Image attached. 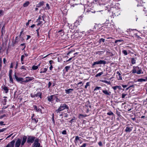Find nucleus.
I'll list each match as a JSON object with an SVG mask.
<instances>
[{
    "mask_svg": "<svg viewBox=\"0 0 147 147\" xmlns=\"http://www.w3.org/2000/svg\"><path fill=\"white\" fill-rule=\"evenodd\" d=\"M5 129V128H3L2 129H0V133L4 131Z\"/></svg>",
    "mask_w": 147,
    "mask_h": 147,
    "instance_id": "nucleus-51",
    "label": "nucleus"
},
{
    "mask_svg": "<svg viewBox=\"0 0 147 147\" xmlns=\"http://www.w3.org/2000/svg\"><path fill=\"white\" fill-rule=\"evenodd\" d=\"M69 107L66 104H61L59 107L55 111V112L57 113L59 112L63 111L66 109H69Z\"/></svg>",
    "mask_w": 147,
    "mask_h": 147,
    "instance_id": "nucleus-1",
    "label": "nucleus"
},
{
    "mask_svg": "<svg viewBox=\"0 0 147 147\" xmlns=\"http://www.w3.org/2000/svg\"><path fill=\"white\" fill-rule=\"evenodd\" d=\"M102 82L105 83L106 84H111L110 82V81H107V80H102L100 81Z\"/></svg>",
    "mask_w": 147,
    "mask_h": 147,
    "instance_id": "nucleus-22",
    "label": "nucleus"
},
{
    "mask_svg": "<svg viewBox=\"0 0 147 147\" xmlns=\"http://www.w3.org/2000/svg\"><path fill=\"white\" fill-rule=\"evenodd\" d=\"M107 115H114L112 111H110L109 112L107 113Z\"/></svg>",
    "mask_w": 147,
    "mask_h": 147,
    "instance_id": "nucleus-32",
    "label": "nucleus"
},
{
    "mask_svg": "<svg viewBox=\"0 0 147 147\" xmlns=\"http://www.w3.org/2000/svg\"><path fill=\"white\" fill-rule=\"evenodd\" d=\"M6 62V59L5 58H4L3 59V63L4 64H5V63Z\"/></svg>",
    "mask_w": 147,
    "mask_h": 147,
    "instance_id": "nucleus-59",
    "label": "nucleus"
},
{
    "mask_svg": "<svg viewBox=\"0 0 147 147\" xmlns=\"http://www.w3.org/2000/svg\"><path fill=\"white\" fill-rule=\"evenodd\" d=\"M116 113H117V115H118V116L120 115V113L119 112L117 111V112H116Z\"/></svg>",
    "mask_w": 147,
    "mask_h": 147,
    "instance_id": "nucleus-63",
    "label": "nucleus"
},
{
    "mask_svg": "<svg viewBox=\"0 0 147 147\" xmlns=\"http://www.w3.org/2000/svg\"><path fill=\"white\" fill-rule=\"evenodd\" d=\"M70 67L69 66H66L65 67V69L67 71L69 69Z\"/></svg>",
    "mask_w": 147,
    "mask_h": 147,
    "instance_id": "nucleus-39",
    "label": "nucleus"
},
{
    "mask_svg": "<svg viewBox=\"0 0 147 147\" xmlns=\"http://www.w3.org/2000/svg\"><path fill=\"white\" fill-rule=\"evenodd\" d=\"M39 141V139L38 138H36L34 143L32 144V146L34 147H40V144L38 142Z\"/></svg>",
    "mask_w": 147,
    "mask_h": 147,
    "instance_id": "nucleus-4",
    "label": "nucleus"
},
{
    "mask_svg": "<svg viewBox=\"0 0 147 147\" xmlns=\"http://www.w3.org/2000/svg\"><path fill=\"white\" fill-rule=\"evenodd\" d=\"M54 96V95H51L50 96H48L47 97L48 100L50 102L53 101V97Z\"/></svg>",
    "mask_w": 147,
    "mask_h": 147,
    "instance_id": "nucleus-16",
    "label": "nucleus"
},
{
    "mask_svg": "<svg viewBox=\"0 0 147 147\" xmlns=\"http://www.w3.org/2000/svg\"><path fill=\"white\" fill-rule=\"evenodd\" d=\"M117 88L119 89H121V86H117Z\"/></svg>",
    "mask_w": 147,
    "mask_h": 147,
    "instance_id": "nucleus-62",
    "label": "nucleus"
},
{
    "mask_svg": "<svg viewBox=\"0 0 147 147\" xmlns=\"http://www.w3.org/2000/svg\"><path fill=\"white\" fill-rule=\"evenodd\" d=\"M38 68V66H35L33 65L32 67V69L34 70H35L37 69Z\"/></svg>",
    "mask_w": 147,
    "mask_h": 147,
    "instance_id": "nucleus-29",
    "label": "nucleus"
},
{
    "mask_svg": "<svg viewBox=\"0 0 147 147\" xmlns=\"http://www.w3.org/2000/svg\"><path fill=\"white\" fill-rule=\"evenodd\" d=\"M42 20L41 17L40 16L38 18V19L36 20V21H38L39 20Z\"/></svg>",
    "mask_w": 147,
    "mask_h": 147,
    "instance_id": "nucleus-40",
    "label": "nucleus"
},
{
    "mask_svg": "<svg viewBox=\"0 0 147 147\" xmlns=\"http://www.w3.org/2000/svg\"><path fill=\"white\" fill-rule=\"evenodd\" d=\"M126 95V94H125L124 93L122 94V98H124Z\"/></svg>",
    "mask_w": 147,
    "mask_h": 147,
    "instance_id": "nucleus-50",
    "label": "nucleus"
},
{
    "mask_svg": "<svg viewBox=\"0 0 147 147\" xmlns=\"http://www.w3.org/2000/svg\"><path fill=\"white\" fill-rule=\"evenodd\" d=\"M122 53L125 55H127V53L126 50H124L122 51Z\"/></svg>",
    "mask_w": 147,
    "mask_h": 147,
    "instance_id": "nucleus-34",
    "label": "nucleus"
},
{
    "mask_svg": "<svg viewBox=\"0 0 147 147\" xmlns=\"http://www.w3.org/2000/svg\"><path fill=\"white\" fill-rule=\"evenodd\" d=\"M25 56L23 55H22L21 56V61H22L24 59V58Z\"/></svg>",
    "mask_w": 147,
    "mask_h": 147,
    "instance_id": "nucleus-42",
    "label": "nucleus"
},
{
    "mask_svg": "<svg viewBox=\"0 0 147 147\" xmlns=\"http://www.w3.org/2000/svg\"><path fill=\"white\" fill-rule=\"evenodd\" d=\"M15 143V140H13L7 145L6 147H14Z\"/></svg>",
    "mask_w": 147,
    "mask_h": 147,
    "instance_id": "nucleus-8",
    "label": "nucleus"
},
{
    "mask_svg": "<svg viewBox=\"0 0 147 147\" xmlns=\"http://www.w3.org/2000/svg\"><path fill=\"white\" fill-rule=\"evenodd\" d=\"M3 27L2 28L1 34H4L5 33V31L3 30Z\"/></svg>",
    "mask_w": 147,
    "mask_h": 147,
    "instance_id": "nucleus-55",
    "label": "nucleus"
},
{
    "mask_svg": "<svg viewBox=\"0 0 147 147\" xmlns=\"http://www.w3.org/2000/svg\"><path fill=\"white\" fill-rule=\"evenodd\" d=\"M79 116H81V117H87V115H84L80 114L79 115Z\"/></svg>",
    "mask_w": 147,
    "mask_h": 147,
    "instance_id": "nucleus-45",
    "label": "nucleus"
},
{
    "mask_svg": "<svg viewBox=\"0 0 147 147\" xmlns=\"http://www.w3.org/2000/svg\"><path fill=\"white\" fill-rule=\"evenodd\" d=\"M131 63L133 64H134L136 63V60L134 58H131Z\"/></svg>",
    "mask_w": 147,
    "mask_h": 147,
    "instance_id": "nucleus-23",
    "label": "nucleus"
},
{
    "mask_svg": "<svg viewBox=\"0 0 147 147\" xmlns=\"http://www.w3.org/2000/svg\"><path fill=\"white\" fill-rule=\"evenodd\" d=\"M32 98H34L36 97V94H33L32 93L30 94Z\"/></svg>",
    "mask_w": 147,
    "mask_h": 147,
    "instance_id": "nucleus-37",
    "label": "nucleus"
},
{
    "mask_svg": "<svg viewBox=\"0 0 147 147\" xmlns=\"http://www.w3.org/2000/svg\"><path fill=\"white\" fill-rule=\"evenodd\" d=\"M27 38L26 39L27 40H28L31 37V36L30 35H27Z\"/></svg>",
    "mask_w": 147,
    "mask_h": 147,
    "instance_id": "nucleus-58",
    "label": "nucleus"
},
{
    "mask_svg": "<svg viewBox=\"0 0 147 147\" xmlns=\"http://www.w3.org/2000/svg\"><path fill=\"white\" fill-rule=\"evenodd\" d=\"M38 23L37 24V26H38L41 24L42 25L43 24H44L46 23V21L43 22L42 21H41L40 20H39L38 21Z\"/></svg>",
    "mask_w": 147,
    "mask_h": 147,
    "instance_id": "nucleus-18",
    "label": "nucleus"
},
{
    "mask_svg": "<svg viewBox=\"0 0 147 147\" xmlns=\"http://www.w3.org/2000/svg\"><path fill=\"white\" fill-rule=\"evenodd\" d=\"M73 90L74 89H73L70 88L68 89L65 90V91L66 94H69L73 91Z\"/></svg>",
    "mask_w": 147,
    "mask_h": 147,
    "instance_id": "nucleus-13",
    "label": "nucleus"
},
{
    "mask_svg": "<svg viewBox=\"0 0 147 147\" xmlns=\"http://www.w3.org/2000/svg\"><path fill=\"white\" fill-rule=\"evenodd\" d=\"M44 3V2L43 1L40 2L38 5H37L36 6L37 7H40L41 6L43 5Z\"/></svg>",
    "mask_w": 147,
    "mask_h": 147,
    "instance_id": "nucleus-20",
    "label": "nucleus"
},
{
    "mask_svg": "<svg viewBox=\"0 0 147 147\" xmlns=\"http://www.w3.org/2000/svg\"><path fill=\"white\" fill-rule=\"evenodd\" d=\"M100 64L99 61L94 62L92 65V66H94L96 65Z\"/></svg>",
    "mask_w": 147,
    "mask_h": 147,
    "instance_id": "nucleus-30",
    "label": "nucleus"
},
{
    "mask_svg": "<svg viewBox=\"0 0 147 147\" xmlns=\"http://www.w3.org/2000/svg\"><path fill=\"white\" fill-rule=\"evenodd\" d=\"M34 108L36 111L38 112H41V110L40 108H38L37 106L36 105L34 106Z\"/></svg>",
    "mask_w": 147,
    "mask_h": 147,
    "instance_id": "nucleus-17",
    "label": "nucleus"
},
{
    "mask_svg": "<svg viewBox=\"0 0 147 147\" xmlns=\"http://www.w3.org/2000/svg\"><path fill=\"white\" fill-rule=\"evenodd\" d=\"M12 71L11 69H10L9 72V76H12Z\"/></svg>",
    "mask_w": 147,
    "mask_h": 147,
    "instance_id": "nucleus-38",
    "label": "nucleus"
},
{
    "mask_svg": "<svg viewBox=\"0 0 147 147\" xmlns=\"http://www.w3.org/2000/svg\"><path fill=\"white\" fill-rule=\"evenodd\" d=\"M80 137L78 136H76L75 138V142H76V141H77L78 140H79Z\"/></svg>",
    "mask_w": 147,
    "mask_h": 147,
    "instance_id": "nucleus-36",
    "label": "nucleus"
},
{
    "mask_svg": "<svg viewBox=\"0 0 147 147\" xmlns=\"http://www.w3.org/2000/svg\"><path fill=\"white\" fill-rule=\"evenodd\" d=\"M122 41H123V40H115V43H117V42H122Z\"/></svg>",
    "mask_w": 147,
    "mask_h": 147,
    "instance_id": "nucleus-44",
    "label": "nucleus"
},
{
    "mask_svg": "<svg viewBox=\"0 0 147 147\" xmlns=\"http://www.w3.org/2000/svg\"><path fill=\"white\" fill-rule=\"evenodd\" d=\"M103 74V72H101L100 73H99L95 75V77H97L98 76H101Z\"/></svg>",
    "mask_w": 147,
    "mask_h": 147,
    "instance_id": "nucleus-24",
    "label": "nucleus"
},
{
    "mask_svg": "<svg viewBox=\"0 0 147 147\" xmlns=\"http://www.w3.org/2000/svg\"><path fill=\"white\" fill-rule=\"evenodd\" d=\"M14 76L15 78L16 79V81L18 82H19L20 81H23L24 79L22 78H18L17 76V73L16 72H15Z\"/></svg>",
    "mask_w": 147,
    "mask_h": 147,
    "instance_id": "nucleus-5",
    "label": "nucleus"
},
{
    "mask_svg": "<svg viewBox=\"0 0 147 147\" xmlns=\"http://www.w3.org/2000/svg\"><path fill=\"white\" fill-rule=\"evenodd\" d=\"M22 140L20 139H18L16 141L15 144V147H19L20 145H21V142Z\"/></svg>",
    "mask_w": 147,
    "mask_h": 147,
    "instance_id": "nucleus-9",
    "label": "nucleus"
},
{
    "mask_svg": "<svg viewBox=\"0 0 147 147\" xmlns=\"http://www.w3.org/2000/svg\"><path fill=\"white\" fill-rule=\"evenodd\" d=\"M112 88L114 90H116L117 88V86H115L112 87Z\"/></svg>",
    "mask_w": 147,
    "mask_h": 147,
    "instance_id": "nucleus-52",
    "label": "nucleus"
},
{
    "mask_svg": "<svg viewBox=\"0 0 147 147\" xmlns=\"http://www.w3.org/2000/svg\"><path fill=\"white\" fill-rule=\"evenodd\" d=\"M3 89L4 90V92L5 93H7L8 92L9 89L8 87L4 86L3 87Z\"/></svg>",
    "mask_w": 147,
    "mask_h": 147,
    "instance_id": "nucleus-15",
    "label": "nucleus"
},
{
    "mask_svg": "<svg viewBox=\"0 0 147 147\" xmlns=\"http://www.w3.org/2000/svg\"><path fill=\"white\" fill-rule=\"evenodd\" d=\"M100 64H104L105 65L106 64V61L104 60H100L99 61Z\"/></svg>",
    "mask_w": 147,
    "mask_h": 147,
    "instance_id": "nucleus-21",
    "label": "nucleus"
},
{
    "mask_svg": "<svg viewBox=\"0 0 147 147\" xmlns=\"http://www.w3.org/2000/svg\"><path fill=\"white\" fill-rule=\"evenodd\" d=\"M51 83L50 82H49L48 84V88H49L51 85Z\"/></svg>",
    "mask_w": 147,
    "mask_h": 147,
    "instance_id": "nucleus-46",
    "label": "nucleus"
},
{
    "mask_svg": "<svg viewBox=\"0 0 147 147\" xmlns=\"http://www.w3.org/2000/svg\"><path fill=\"white\" fill-rule=\"evenodd\" d=\"M90 86V82H87L86 83V85L85 86V88H87V87Z\"/></svg>",
    "mask_w": 147,
    "mask_h": 147,
    "instance_id": "nucleus-35",
    "label": "nucleus"
},
{
    "mask_svg": "<svg viewBox=\"0 0 147 147\" xmlns=\"http://www.w3.org/2000/svg\"><path fill=\"white\" fill-rule=\"evenodd\" d=\"M53 61L52 60H50L49 61V63L51 65H52L51 64L52 63H53Z\"/></svg>",
    "mask_w": 147,
    "mask_h": 147,
    "instance_id": "nucleus-64",
    "label": "nucleus"
},
{
    "mask_svg": "<svg viewBox=\"0 0 147 147\" xmlns=\"http://www.w3.org/2000/svg\"><path fill=\"white\" fill-rule=\"evenodd\" d=\"M9 81L10 82L12 83H13V80L12 77V76H9Z\"/></svg>",
    "mask_w": 147,
    "mask_h": 147,
    "instance_id": "nucleus-33",
    "label": "nucleus"
},
{
    "mask_svg": "<svg viewBox=\"0 0 147 147\" xmlns=\"http://www.w3.org/2000/svg\"><path fill=\"white\" fill-rule=\"evenodd\" d=\"M29 4L30 2L29 1H26L25 3H24L23 4V6L24 7H26L29 5Z\"/></svg>",
    "mask_w": 147,
    "mask_h": 147,
    "instance_id": "nucleus-19",
    "label": "nucleus"
},
{
    "mask_svg": "<svg viewBox=\"0 0 147 147\" xmlns=\"http://www.w3.org/2000/svg\"><path fill=\"white\" fill-rule=\"evenodd\" d=\"M27 138V136H24L22 138V142L21 143V146L22 147L23 146L25 142L26 141V139Z\"/></svg>",
    "mask_w": 147,
    "mask_h": 147,
    "instance_id": "nucleus-10",
    "label": "nucleus"
},
{
    "mask_svg": "<svg viewBox=\"0 0 147 147\" xmlns=\"http://www.w3.org/2000/svg\"><path fill=\"white\" fill-rule=\"evenodd\" d=\"M6 116V115L5 114H4L3 115H1L0 116V119H1L3 118V117H5Z\"/></svg>",
    "mask_w": 147,
    "mask_h": 147,
    "instance_id": "nucleus-49",
    "label": "nucleus"
},
{
    "mask_svg": "<svg viewBox=\"0 0 147 147\" xmlns=\"http://www.w3.org/2000/svg\"><path fill=\"white\" fill-rule=\"evenodd\" d=\"M27 68V67L25 66L24 65L22 66L20 68L21 69H24L25 70H26V68Z\"/></svg>",
    "mask_w": 147,
    "mask_h": 147,
    "instance_id": "nucleus-31",
    "label": "nucleus"
},
{
    "mask_svg": "<svg viewBox=\"0 0 147 147\" xmlns=\"http://www.w3.org/2000/svg\"><path fill=\"white\" fill-rule=\"evenodd\" d=\"M48 68V66H47L45 67V68L41 69L40 72V73H46L47 70Z\"/></svg>",
    "mask_w": 147,
    "mask_h": 147,
    "instance_id": "nucleus-12",
    "label": "nucleus"
},
{
    "mask_svg": "<svg viewBox=\"0 0 147 147\" xmlns=\"http://www.w3.org/2000/svg\"><path fill=\"white\" fill-rule=\"evenodd\" d=\"M20 40L18 39V36L16 37L15 38V43H17L19 42Z\"/></svg>",
    "mask_w": 147,
    "mask_h": 147,
    "instance_id": "nucleus-28",
    "label": "nucleus"
},
{
    "mask_svg": "<svg viewBox=\"0 0 147 147\" xmlns=\"http://www.w3.org/2000/svg\"><path fill=\"white\" fill-rule=\"evenodd\" d=\"M31 21V20H28V22L26 23V26H28L29 25V23Z\"/></svg>",
    "mask_w": 147,
    "mask_h": 147,
    "instance_id": "nucleus-54",
    "label": "nucleus"
},
{
    "mask_svg": "<svg viewBox=\"0 0 147 147\" xmlns=\"http://www.w3.org/2000/svg\"><path fill=\"white\" fill-rule=\"evenodd\" d=\"M62 134H63L65 135L67 134L66 131V130H64L62 132Z\"/></svg>",
    "mask_w": 147,
    "mask_h": 147,
    "instance_id": "nucleus-43",
    "label": "nucleus"
},
{
    "mask_svg": "<svg viewBox=\"0 0 147 147\" xmlns=\"http://www.w3.org/2000/svg\"><path fill=\"white\" fill-rule=\"evenodd\" d=\"M132 127H126L125 131L126 132H130L132 130Z\"/></svg>",
    "mask_w": 147,
    "mask_h": 147,
    "instance_id": "nucleus-11",
    "label": "nucleus"
},
{
    "mask_svg": "<svg viewBox=\"0 0 147 147\" xmlns=\"http://www.w3.org/2000/svg\"><path fill=\"white\" fill-rule=\"evenodd\" d=\"M116 74H118L119 76V77L117 78L118 80H122V78L120 73L119 71H117L116 72Z\"/></svg>",
    "mask_w": 147,
    "mask_h": 147,
    "instance_id": "nucleus-14",
    "label": "nucleus"
},
{
    "mask_svg": "<svg viewBox=\"0 0 147 147\" xmlns=\"http://www.w3.org/2000/svg\"><path fill=\"white\" fill-rule=\"evenodd\" d=\"M132 72L133 74L137 73L138 74H142L143 73L141 70V68L138 66H134Z\"/></svg>",
    "mask_w": 147,
    "mask_h": 147,
    "instance_id": "nucleus-2",
    "label": "nucleus"
},
{
    "mask_svg": "<svg viewBox=\"0 0 147 147\" xmlns=\"http://www.w3.org/2000/svg\"><path fill=\"white\" fill-rule=\"evenodd\" d=\"M20 45L21 46H24V49H25L26 48V45H25V43L21 44Z\"/></svg>",
    "mask_w": 147,
    "mask_h": 147,
    "instance_id": "nucleus-61",
    "label": "nucleus"
},
{
    "mask_svg": "<svg viewBox=\"0 0 147 147\" xmlns=\"http://www.w3.org/2000/svg\"><path fill=\"white\" fill-rule=\"evenodd\" d=\"M36 137L33 136H28L27 140V142L28 144L32 143L36 139Z\"/></svg>",
    "mask_w": 147,
    "mask_h": 147,
    "instance_id": "nucleus-3",
    "label": "nucleus"
},
{
    "mask_svg": "<svg viewBox=\"0 0 147 147\" xmlns=\"http://www.w3.org/2000/svg\"><path fill=\"white\" fill-rule=\"evenodd\" d=\"M32 120H33V121L35 123H36L38 121V119H36L35 118H33V117H32Z\"/></svg>",
    "mask_w": 147,
    "mask_h": 147,
    "instance_id": "nucleus-26",
    "label": "nucleus"
},
{
    "mask_svg": "<svg viewBox=\"0 0 147 147\" xmlns=\"http://www.w3.org/2000/svg\"><path fill=\"white\" fill-rule=\"evenodd\" d=\"M75 57V56H74L73 57H72L70 58L68 60H67L66 61V62H68V61H69L71 60L74 57Z\"/></svg>",
    "mask_w": 147,
    "mask_h": 147,
    "instance_id": "nucleus-56",
    "label": "nucleus"
},
{
    "mask_svg": "<svg viewBox=\"0 0 147 147\" xmlns=\"http://www.w3.org/2000/svg\"><path fill=\"white\" fill-rule=\"evenodd\" d=\"M99 89V87L96 86L95 88L94 89V91L96 90H98Z\"/></svg>",
    "mask_w": 147,
    "mask_h": 147,
    "instance_id": "nucleus-53",
    "label": "nucleus"
},
{
    "mask_svg": "<svg viewBox=\"0 0 147 147\" xmlns=\"http://www.w3.org/2000/svg\"><path fill=\"white\" fill-rule=\"evenodd\" d=\"M3 123H4L3 121H0V125H5V124H4Z\"/></svg>",
    "mask_w": 147,
    "mask_h": 147,
    "instance_id": "nucleus-60",
    "label": "nucleus"
},
{
    "mask_svg": "<svg viewBox=\"0 0 147 147\" xmlns=\"http://www.w3.org/2000/svg\"><path fill=\"white\" fill-rule=\"evenodd\" d=\"M86 143H84L81 146V147H85L86 146Z\"/></svg>",
    "mask_w": 147,
    "mask_h": 147,
    "instance_id": "nucleus-57",
    "label": "nucleus"
},
{
    "mask_svg": "<svg viewBox=\"0 0 147 147\" xmlns=\"http://www.w3.org/2000/svg\"><path fill=\"white\" fill-rule=\"evenodd\" d=\"M99 41L100 42H104L105 41V39L101 38L100 39Z\"/></svg>",
    "mask_w": 147,
    "mask_h": 147,
    "instance_id": "nucleus-41",
    "label": "nucleus"
},
{
    "mask_svg": "<svg viewBox=\"0 0 147 147\" xmlns=\"http://www.w3.org/2000/svg\"><path fill=\"white\" fill-rule=\"evenodd\" d=\"M26 78V80L23 81L22 82H27L34 79V78L32 77H27Z\"/></svg>",
    "mask_w": 147,
    "mask_h": 147,
    "instance_id": "nucleus-7",
    "label": "nucleus"
},
{
    "mask_svg": "<svg viewBox=\"0 0 147 147\" xmlns=\"http://www.w3.org/2000/svg\"><path fill=\"white\" fill-rule=\"evenodd\" d=\"M87 105H88V107H89L90 108L91 107V106L90 105V102L89 101H88L87 102Z\"/></svg>",
    "mask_w": 147,
    "mask_h": 147,
    "instance_id": "nucleus-47",
    "label": "nucleus"
},
{
    "mask_svg": "<svg viewBox=\"0 0 147 147\" xmlns=\"http://www.w3.org/2000/svg\"><path fill=\"white\" fill-rule=\"evenodd\" d=\"M36 97H37L38 96H39L40 97V98H41V95H42V93L40 92H39L37 94H36Z\"/></svg>",
    "mask_w": 147,
    "mask_h": 147,
    "instance_id": "nucleus-25",
    "label": "nucleus"
},
{
    "mask_svg": "<svg viewBox=\"0 0 147 147\" xmlns=\"http://www.w3.org/2000/svg\"><path fill=\"white\" fill-rule=\"evenodd\" d=\"M146 79L141 78L138 79V81L139 82H142L146 81Z\"/></svg>",
    "mask_w": 147,
    "mask_h": 147,
    "instance_id": "nucleus-27",
    "label": "nucleus"
},
{
    "mask_svg": "<svg viewBox=\"0 0 147 147\" xmlns=\"http://www.w3.org/2000/svg\"><path fill=\"white\" fill-rule=\"evenodd\" d=\"M98 144L100 146H102V142L101 141H100L99 142H98Z\"/></svg>",
    "mask_w": 147,
    "mask_h": 147,
    "instance_id": "nucleus-48",
    "label": "nucleus"
},
{
    "mask_svg": "<svg viewBox=\"0 0 147 147\" xmlns=\"http://www.w3.org/2000/svg\"><path fill=\"white\" fill-rule=\"evenodd\" d=\"M102 92L107 96H110L111 94V92L109 90L106 89L102 90Z\"/></svg>",
    "mask_w": 147,
    "mask_h": 147,
    "instance_id": "nucleus-6",
    "label": "nucleus"
}]
</instances>
